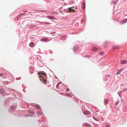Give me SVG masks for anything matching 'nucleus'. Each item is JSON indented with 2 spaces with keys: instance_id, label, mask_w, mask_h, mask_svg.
Returning a JSON list of instances; mask_svg holds the SVG:
<instances>
[{
  "instance_id": "6e6552de",
  "label": "nucleus",
  "mask_w": 127,
  "mask_h": 127,
  "mask_svg": "<svg viewBox=\"0 0 127 127\" xmlns=\"http://www.w3.org/2000/svg\"><path fill=\"white\" fill-rule=\"evenodd\" d=\"M30 72L32 73L33 72V69L32 67H31L30 68Z\"/></svg>"
},
{
  "instance_id": "aec40b11",
  "label": "nucleus",
  "mask_w": 127,
  "mask_h": 127,
  "mask_svg": "<svg viewBox=\"0 0 127 127\" xmlns=\"http://www.w3.org/2000/svg\"><path fill=\"white\" fill-rule=\"evenodd\" d=\"M81 6L83 9L85 8V3H83L81 5Z\"/></svg>"
},
{
  "instance_id": "f8f14e48",
  "label": "nucleus",
  "mask_w": 127,
  "mask_h": 127,
  "mask_svg": "<svg viewBox=\"0 0 127 127\" xmlns=\"http://www.w3.org/2000/svg\"><path fill=\"white\" fill-rule=\"evenodd\" d=\"M74 2V1L73 0H71L69 1L68 3V4H73Z\"/></svg>"
},
{
  "instance_id": "39448f33",
  "label": "nucleus",
  "mask_w": 127,
  "mask_h": 127,
  "mask_svg": "<svg viewBox=\"0 0 127 127\" xmlns=\"http://www.w3.org/2000/svg\"><path fill=\"white\" fill-rule=\"evenodd\" d=\"M83 125H85V126L87 127H91V125L89 124L88 123H84L83 124Z\"/></svg>"
},
{
  "instance_id": "4c0bfd02",
  "label": "nucleus",
  "mask_w": 127,
  "mask_h": 127,
  "mask_svg": "<svg viewBox=\"0 0 127 127\" xmlns=\"http://www.w3.org/2000/svg\"><path fill=\"white\" fill-rule=\"evenodd\" d=\"M61 83H62L61 82H59L57 84L59 85L60 84H61Z\"/></svg>"
},
{
  "instance_id": "79ce46f5",
  "label": "nucleus",
  "mask_w": 127,
  "mask_h": 127,
  "mask_svg": "<svg viewBox=\"0 0 127 127\" xmlns=\"http://www.w3.org/2000/svg\"><path fill=\"white\" fill-rule=\"evenodd\" d=\"M2 74L0 73V76L2 77Z\"/></svg>"
},
{
  "instance_id": "c756f323",
  "label": "nucleus",
  "mask_w": 127,
  "mask_h": 127,
  "mask_svg": "<svg viewBox=\"0 0 127 127\" xmlns=\"http://www.w3.org/2000/svg\"><path fill=\"white\" fill-rule=\"evenodd\" d=\"M119 100H118L115 103V104L116 105H117L119 103Z\"/></svg>"
},
{
  "instance_id": "c85d7f7f",
  "label": "nucleus",
  "mask_w": 127,
  "mask_h": 127,
  "mask_svg": "<svg viewBox=\"0 0 127 127\" xmlns=\"http://www.w3.org/2000/svg\"><path fill=\"white\" fill-rule=\"evenodd\" d=\"M118 71V72H117V73H116V75H118L119 74H120L121 73L119 71Z\"/></svg>"
},
{
  "instance_id": "72a5a7b5",
  "label": "nucleus",
  "mask_w": 127,
  "mask_h": 127,
  "mask_svg": "<svg viewBox=\"0 0 127 127\" xmlns=\"http://www.w3.org/2000/svg\"><path fill=\"white\" fill-rule=\"evenodd\" d=\"M59 86V85L57 84V85L56 86V88L57 89H58Z\"/></svg>"
},
{
  "instance_id": "b1692460",
  "label": "nucleus",
  "mask_w": 127,
  "mask_h": 127,
  "mask_svg": "<svg viewBox=\"0 0 127 127\" xmlns=\"http://www.w3.org/2000/svg\"><path fill=\"white\" fill-rule=\"evenodd\" d=\"M69 9L68 8L67 9H65L64 10V11L65 12H70L69 10Z\"/></svg>"
},
{
  "instance_id": "f03ea898",
  "label": "nucleus",
  "mask_w": 127,
  "mask_h": 127,
  "mask_svg": "<svg viewBox=\"0 0 127 127\" xmlns=\"http://www.w3.org/2000/svg\"><path fill=\"white\" fill-rule=\"evenodd\" d=\"M39 79L42 83L45 84L46 83V75L43 72H39L38 73Z\"/></svg>"
},
{
  "instance_id": "9d476101",
  "label": "nucleus",
  "mask_w": 127,
  "mask_h": 127,
  "mask_svg": "<svg viewBox=\"0 0 127 127\" xmlns=\"http://www.w3.org/2000/svg\"><path fill=\"white\" fill-rule=\"evenodd\" d=\"M40 24H42V25H47L50 24V23H47V22H40Z\"/></svg>"
},
{
  "instance_id": "0eeeda50",
  "label": "nucleus",
  "mask_w": 127,
  "mask_h": 127,
  "mask_svg": "<svg viewBox=\"0 0 127 127\" xmlns=\"http://www.w3.org/2000/svg\"><path fill=\"white\" fill-rule=\"evenodd\" d=\"M91 50L93 51H97V48L95 47H93L91 49Z\"/></svg>"
},
{
  "instance_id": "de8ad7c7",
  "label": "nucleus",
  "mask_w": 127,
  "mask_h": 127,
  "mask_svg": "<svg viewBox=\"0 0 127 127\" xmlns=\"http://www.w3.org/2000/svg\"><path fill=\"white\" fill-rule=\"evenodd\" d=\"M55 78H56V79H57V77H56V76H55Z\"/></svg>"
},
{
  "instance_id": "5701e85b",
  "label": "nucleus",
  "mask_w": 127,
  "mask_h": 127,
  "mask_svg": "<svg viewBox=\"0 0 127 127\" xmlns=\"http://www.w3.org/2000/svg\"><path fill=\"white\" fill-rule=\"evenodd\" d=\"M108 100L107 99H105L104 100V102L105 104H107L108 102Z\"/></svg>"
},
{
  "instance_id": "a19ab883",
  "label": "nucleus",
  "mask_w": 127,
  "mask_h": 127,
  "mask_svg": "<svg viewBox=\"0 0 127 127\" xmlns=\"http://www.w3.org/2000/svg\"><path fill=\"white\" fill-rule=\"evenodd\" d=\"M56 32H51V33H50V34H52V33H55Z\"/></svg>"
},
{
  "instance_id": "dca6fc26",
  "label": "nucleus",
  "mask_w": 127,
  "mask_h": 127,
  "mask_svg": "<svg viewBox=\"0 0 127 127\" xmlns=\"http://www.w3.org/2000/svg\"><path fill=\"white\" fill-rule=\"evenodd\" d=\"M35 106V107L38 109H39L40 108V107L38 104H33Z\"/></svg>"
},
{
  "instance_id": "37998d69",
  "label": "nucleus",
  "mask_w": 127,
  "mask_h": 127,
  "mask_svg": "<svg viewBox=\"0 0 127 127\" xmlns=\"http://www.w3.org/2000/svg\"><path fill=\"white\" fill-rule=\"evenodd\" d=\"M62 86H65V84H62Z\"/></svg>"
},
{
  "instance_id": "6ab92c4d",
  "label": "nucleus",
  "mask_w": 127,
  "mask_h": 127,
  "mask_svg": "<svg viewBox=\"0 0 127 127\" xmlns=\"http://www.w3.org/2000/svg\"><path fill=\"white\" fill-rule=\"evenodd\" d=\"M66 38V36L65 35H64L61 38V39L62 40H64Z\"/></svg>"
},
{
  "instance_id": "f257e3e1",
  "label": "nucleus",
  "mask_w": 127,
  "mask_h": 127,
  "mask_svg": "<svg viewBox=\"0 0 127 127\" xmlns=\"http://www.w3.org/2000/svg\"><path fill=\"white\" fill-rule=\"evenodd\" d=\"M5 93L7 95H9L10 94H12L13 96L18 99V97L21 96V95L17 91L14 90L10 88H6L5 89Z\"/></svg>"
},
{
  "instance_id": "423d86ee",
  "label": "nucleus",
  "mask_w": 127,
  "mask_h": 127,
  "mask_svg": "<svg viewBox=\"0 0 127 127\" xmlns=\"http://www.w3.org/2000/svg\"><path fill=\"white\" fill-rule=\"evenodd\" d=\"M78 49V47L77 45H76L75 46L73 47V50L74 51H76Z\"/></svg>"
},
{
  "instance_id": "393cba45",
  "label": "nucleus",
  "mask_w": 127,
  "mask_h": 127,
  "mask_svg": "<svg viewBox=\"0 0 127 127\" xmlns=\"http://www.w3.org/2000/svg\"><path fill=\"white\" fill-rule=\"evenodd\" d=\"M127 62V61H122L120 63L121 64H125Z\"/></svg>"
},
{
  "instance_id": "cd10ccee",
  "label": "nucleus",
  "mask_w": 127,
  "mask_h": 127,
  "mask_svg": "<svg viewBox=\"0 0 127 127\" xmlns=\"http://www.w3.org/2000/svg\"><path fill=\"white\" fill-rule=\"evenodd\" d=\"M123 69H119V70L118 69V70H117V71H119L121 73L122 71H123Z\"/></svg>"
},
{
  "instance_id": "7c9ffc66",
  "label": "nucleus",
  "mask_w": 127,
  "mask_h": 127,
  "mask_svg": "<svg viewBox=\"0 0 127 127\" xmlns=\"http://www.w3.org/2000/svg\"><path fill=\"white\" fill-rule=\"evenodd\" d=\"M62 18L63 19H68V18L67 17H62Z\"/></svg>"
},
{
  "instance_id": "f704fd0d",
  "label": "nucleus",
  "mask_w": 127,
  "mask_h": 127,
  "mask_svg": "<svg viewBox=\"0 0 127 127\" xmlns=\"http://www.w3.org/2000/svg\"><path fill=\"white\" fill-rule=\"evenodd\" d=\"M29 116L32 117V116H31V115H26L25 117H29Z\"/></svg>"
},
{
  "instance_id": "a878e982",
  "label": "nucleus",
  "mask_w": 127,
  "mask_h": 127,
  "mask_svg": "<svg viewBox=\"0 0 127 127\" xmlns=\"http://www.w3.org/2000/svg\"><path fill=\"white\" fill-rule=\"evenodd\" d=\"M28 112L29 113H31V114H33L34 113V112L32 111L31 110H28Z\"/></svg>"
},
{
  "instance_id": "412c9836",
  "label": "nucleus",
  "mask_w": 127,
  "mask_h": 127,
  "mask_svg": "<svg viewBox=\"0 0 127 127\" xmlns=\"http://www.w3.org/2000/svg\"><path fill=\"white\" fill-rule=\"evenodd\" d=\"M117 0H112V3L115 4L117 2Z\"/></svg>"
},
{
  "instance_id": "4be33fe9",
  "label": "nucleus",
  "mask_w": 127,
  "mask_h": 127,
  "mask_svg": "<svg viewBox=\"0 0 127 127\" xmlns=\"http://www.w3.org/2000/svg\"><path fill=\"white\" fill-rule=\"evenodd\" d=\"M4 91L3 90V89H0V94H3L4 93Z\"/></svg>"
},
{
  "instance_id": "c03bdc74",
  "label": "nucleus",
  "mask_w": 127,
  "mask_h": 127,
  "mask_svg": "<svg viewBox=\"0 0 127 127\" xmlns=\"http://www.w3.org/2000/svg\"><path fill=\"white\" fill-rule=\"evenodd\" d=\"M113 49H116V47H114H114H113Z\"/></svg>"
},
{
  "instance_id": "a211bd4d",
  "label": "nucleus",
  "mask_w": 127,
  "mask_h": 127,
  "mask_svg": "<svg viewBox=\"0 0 127 127\" xmlns=\"http://www.w3.org/2000/svg\"><path fill=\"white\" fill-rule=\"evenodd\" d=\"M37 113L41 116H42L43 114V113L42 112H39L38 111L37 112Z\"/></svg>"
},
{
  "instance_id": "20e7f679",
  "label": "nucleus",
  "mask_w": 127,
  "mask_h": 127,
  "mask_svg": "<svg viewBox=\"0 0 127 127\" xmlns=\"http://www.w3.org/2000/svg\"><path fill=\"white\" fill-rule=\"evenodd\" d=\"M90 112L87 111H85L83 113V114L85 115H90Z\"/></svg>"
},
{
  "instance_id": "2f4dec72",
  "label": "nucleus",
  "mask_w": 127,
  "mask_h": 127,
  "mask_svg": "<svg viewBox=\"0 0 127 127\" xmlns=\"http://www.w3.org/2000/svg\"><path fill=\"white\" fill-rule=\"evenodd\" d=\"M104 54V53L103 52H100L99 53V54L101 55H103Z\"/></svg>"
},
{
  "instance_id": "473e14b6",
  "label": "nucleus",
  "mask_w": 127,
  "mask_h": 127,
  "mask_svg": "<svg viewBox=\"0 0 127 127\" xmlns=\"http://www.w3.org/2000/svg\"><path fill=\"white\" fill-rule=\"evenodd\" d=\"M93 118H94V120H95L96 121H98L97 120L95 117H93Z\"/></svg>"
},
{
  "instance_id": "a18cd8bd",
  "label": "nucleus",
  "mask_w": 127,
  "mask_h": 127,
  "mask_svg": "<svg viewBox=\"0 0 127 127\" xmlns=\"http://www.w3.org/2000/svg\"><path fill=\"white\" fill-rule=\"evenodd\" d=\"M6 82L7 84H8L9 83V82Z\"/></svg>"
},
{
  "instance_id": "2eb2a0df",
  "label": "nucleus",
  "mask_w": 127,
  "mask_h": 127,
  "mask_svg": "<svg viewBox=\"0 0 127 127\" xmlns=\"http://www.w3.org/2000/svg\"><path fill=\"white\" fill-rule=\"evenodd\" d=\"M122 91H121V92H119L118 94V95L121 98L122 96Z\"/></svg>"
},
{
  "instance_id": "7ed1b4c3",
  "label": "nucleus",
  "mask_w": 127,
  "mask_h": 127,
  "mask_svg": "<svg viewBox=\"0 0 127 127\" xmlns=\"http://www.w3.org/2000/svg\"><path fill=\"white\" fill-rule=\"evenodd\" d=\"M48 39V38L47 37H44L42 38L41 40V41H42L44 42H47L49 41L50 40Z\"/></svg>"
},
{
  "instance_id": "c9c22d12",
  "label": "nucleus",
  "mask_w": 127,
  "mask_h": 127,
  "mask_svg": "<svg viewBox=\"0 0 127 127\" xmlns=\"http://www.w3.org/2000/svg\"><path fill=\"white\" fill-rule=\"evenodd\" d=\"M106 127H110V126L109 125H107L106 126Z\"/></svg>"
},
{
  "instance_id": "e433bc0d",
  "label": "nucleus",
  "mask_w": 127,
  "mask_h": 127,
  "mask_svg": "<svg viewBox=\"0 0 127 127\" xmlns=\"http://www.w3.org/2000/svg\"><path fill=\"white\" fill-rule=\"evenodd\" d=\"M66 91H67V92H68L69 91V89L68 88H67V89H66Z\"/></svg>"
},
{
  "instance_id": "49530a36",
  "label": "nucleus",
  "mask_w": 127,
  "mask_h": 127,
  "mask_svg": "<svg viewBox=\"0 0 127 127\" xmlns=\"http://www.w3.org/2000/svg\"><path fill=\"white\" fill-rule=\"evenodd\" d=\"M106 76H107L108 77H110V75H107Z\"/></svg>"
},
{
  "instance_id": "ddd939ff",
  "label": "nucleus",
  "mask_w": 127,
  "mask_h": 127,
  "mask_svg": "<svg viewBox=\"0 0 127 127\" xmlns=\"http://www.w3.org/2000/svg\"><path fill=\"white\" fill-rule=\"evenodd\" d=\"M127 22V18H126L122 22L121 24H122L125 23L126 22Z\"/></svg>"
},
{
  "instance_id": "bb28decb",
  "label": "nucleus",
  "mask_w": 127,
  "mask_h": 127,
  "mask_svg": "<svg viewBox=\"0 0 127 127\" xmlns=\"http://www.w3.org/2000/svg\"><path fill=\"white\" fill-rule=\"evenodd\" d=\"M66 95L68 96H69V97H72V95H70V94H65Z\"/></svg>"
},
{
  "instance_id": "9b49d317",
  "label": "nucleus",
  "mask_w": 127,
  "mask_h": 127,
  "mask_svg": "<svg viewBox=\"0 0 127 127\" xmlns=\"http://www.w3.org/2000/svg\"><path fill=\"white\" fill-rule=\"evenodd\" d=\"M34 45V44L33 42H31L29 44L30 46L31 47H33Z\"/></svg>"
},
{
  "instance_id": "ea45409f",
  "label": "nucleus",
  "mask_w": 127,
  "mask_h": 127,
  "mask_svg": "<svg viewBox=\"0 0 127 127\" xmlns=\"http://www.w3.org/2000/svg\"><path fill=\"white\" fill-rule=\"evenodd\" d=\"M127 88H124L123 89V90L122 91V92L123 91L125 90H127Z\"/></svg>"
},
{
  "instance_id": "09e8293b",
  "label": "nucleus",
  "mask_w": 127,
  "mask_h": 127,
  "mask_svg": "<svg viewBox=\"0 0 127 127\" xmlns=\"http://www.w3.org/2000/svg\"><path fill=\"white\" fill-rule=\"evenodd\" d=\"M33 27V26H32L31 27Z\"/></svg>"
},
{
  "instance_id": "f3484780",
  "label": "nucleus",
  "mask_w": 127,
  "mask_h": 127,
  "mask_svg": "<svg viewBox=\"0 0 127 127\" xmlns=\"http://www.w3.org/2000/svg\"><path fill=\"white\" fill-rule=\"evenodd\" d=\"M16 106L14 105H12L10 109L11 110H14Z\"/></svg>"
},
{
  "instance_id": "4468645a",
  "label": "nucleus",
  "mask_w": 127,
  "mask_h": 127,
  "mask_svg": "<svg viewBox=\"0 0 127 127\" xmlns=\"http://www.w3.org/2000/svg\"><path fill=\"white\" fill-rule=\"evenodd\" d=\"M68 8L69 9V10L70 12L71 11H74L75 9L74 8H73L72 7H69Z\"/></svg>"
},
{
  "instance_id": "58836bf2",
  "label": "nucleus",
  "mask_w": 127,
  "mask_h": 127,
  "mask_svg": "<svg viewBox=\"0 0 127 127\" xmlns=\"http://www.w3.org/2000/svg\"><path fill=\"white\" fill-rule=\"evenodd\" d=\"M85 57H88V58H89V57H90V56L89 55H88L87 56H86Z\"/></svg>"
},
{
  "instance_id": "1a4fd4ad",
  "label": "nucleus",
  "mask_w": 127,
  "mask_h": 127,
  "mask_svg": "<svg viewBox=\"0 0 127 127\" xmlns=\"http://www.w3.org/2000/svg\"><path fill=\"white\" fill-rule=\"evenodd\" d=\"M47 18L50 19H51L52 20H55V18L53 16H48L47 17Z\"/></svg>"
}]
</instances>
